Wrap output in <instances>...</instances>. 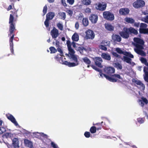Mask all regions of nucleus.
Here are the masks:
<instances>
[{
  "label": "nucleus",
  "mask_w": 148,
  "mask_h": 148,
  "mask_svg": "<svg viewBox=\"0 0 148 148\" xmlns=\"http://www.w3.org/2000/svg\"><path fill=\"white\" fill-rule=\"evenodd\" d=\"M67 2L70 5H72L75 2V0H67Z\"/></svg>",
  "instance_id": "052dcab7"
},
{
  "label": "nucleus",
  "mask_w": 148,
  "mask_h": 148,
  "mask_svg": "<svg viewBox=\"0 0 148 148\" xmlns=\"http://www.w3.org/2000/svg\"><path fill=\"white\" fill-rule=\"evenodd\" d=\"M85 38L86 39L93 40L95 38V34L92 30L88 29L85 32Z\"/></svg>",
  "instance_id": "39448f33"
},
{
  "label": "nucleus",
  "mask_w": 148,
  "mask_h": 148,
  "mask_svg": "<svg viewBox=\"0 0 148 148\" xmlns=\"http://www.w3.org/2000/svg\"><path fill=\"white\" fill-rule=\"evenodd\" d=\"M91 2L90 0H84L83 1V3L86 5H90L91 3Z\"/></svg>",
  "instance_id": "79ce46f5"
},
{
  "label": "nucleus",
  "mask_w": 148,
  "mask_h": 148,
  "mask_svg": "<svg viewBox=\"0 0 148 148\" xmlns=\"http://www.w3.org/2000/svg\"><path fill=\"white\" fill-rule=\"evenodd\" d=\"M101 56L102 58L105 60H111L110 56L108 53H102Z\"/></svg>",
  "instance_id": "5701e85b"
},
{
  "label": "nucleus",
  "mask_w": 148,
  "mask_h": 148,
  "mask_svg": "<svg viewBox=\"0 0 148 148\" xmlns=\"http://www.w3.org/2000/svg\"><path fill=\"white\" fill-rule=\"evenodd\" d=\"M97 130L96 127L95 126H92L90 129V132L92 134H94L96 132Z\"/></svg>",
  "instance_id": "4c0bfd02"
},
{
  "label": "nucleus",
  "mask_w": 148,
  "mask_h": 148,
  "mask_svg": "<svg viewBox=\"0 0 148 148\" xmlns=\"http://www.w3.org/2000/svg\"><path fill=\"white\" fill-rule=\"evenodd\" d=\"M82 23L84 26H87L88 25V18H84L83 19Z\"/></svg>",
  "instance_id": "f704fd0d"
},
{
  "label": "nucleus",
  "mask_w": 148,
  "mask_h": 148,
  "mask_svg": "<svg viewBox=\"0 0 148 148\" xmlns=\"http://www.w3.org/2000/svg\"><path fill=\"white\" fill-rule=\"evenodd\" d=\"M101 44H103L105 46L110 47V41L106 40H103L101 42Z\"/></svg>",
  "instance_id": "e433bc0d"
},
{
  "label": "nucleus",
  "mask_w": 148,
  "mask_h": 148,
  "mask_svg": "<svg viewBox=\"0 0 148 148\" xmlns=\"http://www.w3.org/2000/svg\"><path fill=\"white\" fill-rule=\"evenodd\" d=\"M59 16L61 17V18L63 19L64 20L66 18V14L65 12H60L58 14Z\"/></svg>",
  "instance_id": "58836bf2"
},
{
  "label": "nucleus",
  "mask_w": 148,
  "mask_h": 148,
  "mask_svg": "<svg viewBox=\"0 0 148 148\" xmlns=\"http://www.w3.org/2000/svg\"><path fill=\"white\" fill-rule=\"evenodd\" d=\"M95 125H98L99 126L98 127H96L97 130H100L101 129L102 125L101 123H97L96 124H95Z\"/></svg>",
  "instance_id": "13d9d810"
},
{
  "label": "nucleus",
  "mask_w": 148,
  "mask_h": 148,
  "mask_svg": "<svg viewBox=\"0 0 148 148\" xmlns=\"http://www.w3.org/2000/svg\"><path fill=\"white\" fill-rule=\"evenodd\" d=\"M115 51L119 53L120 54H123V51L121 49L119 48H117L115 49Z\"/></svg>",
  "instance_id": "09e8293b"
},
{
  "label": "nucleus",
  "mask_w": 148,
  "mask_h": 148,
  "mask_svg": "<svg viewBox=\"0 0 148 148\" xmlns=\"http://www.w3.org/2000/svg\"><path fill=\"white\" fill-rule=\"evenodd\" d=\"M63 64L69 67H72L78 65L79 64V63H76L75 62H68L67 61H64Z\"/></svg>",
  "instance_id": "f3484780"
},
{
  "label": "nucleus",
  "mask_w": 148,
  "mask_h": 148,
  "mask_svg": "<svg viewBox=\"0 0 148 148\" xmlns=\"http://www.w3.org/2000/svg\"><path fill=\"white\" fill-rule=\"evenodd\" d=\"M123 54L126 57H128L131 58H134V56L132 54L127 51H124Z\"/></svg>",
  "instance_id": "7c9ffc66"
},
{
  "label": "nucleus",
  "mask_w": 148,
  "mask_h": 148,
  "mask_svg": "<svg viewBox=\"0 0 148 148\" xmlns=\"http://www.w3.org/2000/svg\"><path fill=\"white\" fill-rule=\"evenodd\" d=\"M57 26L59 29L60 30L62 31L63 30V25L61 23H58L57 24Z\"/></svg>",
  "instance_id": "de8ad7c7"
},
{
  "label": "nucleus",
  "mask_w": 148,
  "mask_h": 148,
  "mask_svg": "<svg viewBox=\"0 0 148 148\" xmlns=\"http://www.w3.org/2000/svg\"><path fill=\"white\" fill-rule=\"evenodd\" d=\"M123 61L126 62L130 64H131V61L132 59L126 57V56H123V58H122Z\"/></svg>",
  "instance_id": "cd10ccee"
},
{
  "label": "nucleus",
  "mask_w": 148,
  "mask_h": 148,
  "mask_svg": "<svg viewBox=\"0 0 148 148\" xmlns=\"http://www.w3.org/2000/svg\"><path fill=\"white\" fill-rule=\"evenodd\" d=\"M130 10L128 8H121L119 10V14L121 15H125L128 14Z\"/></svg>",
  "instance_id": "dca6fc26"
},
{
  "label": "nucleus",
  "mask_w": 148,
  "mask_h": 148,
  "mask_svg": "<svg viewBox=\"0 0 148 148\" xmlns=\"http://www.w3.org/2000/svg\"><path fill=\"white\" fill-rule=\"evenodd\" d=\"M56 41L55 44L56 47L57 48L58 47H60V42H59L56 39H54Z\"/></svg>",
  "instance_id": "bf43d9fd"
},
{
  "label": "nucleus",
  "mask_w": 148,
  "mask_h": 148,
  "mask_svg": "<svg viewBox=\"0 0 148 148\" xmlns=\"http://www.w3.org/2000/svg\"><path fill=\"white\" fill-rule=\"evenodd\" d=\"M69 58L71 60V61H73L75 63H78V59L77 56L74 54L71 55L69 56Z\"/></svg>",
  "instance_id": "a878e982"
},
{
  "label": "nucleus",
  "mask_w": 148,
  "mask_h": 148,
  "mask_svg": "<svg viewBox=\"0 0 148 148\" xmlns=\"http://www.w3.org/2000/svg\"><path fill=\"white\" fill-rule=\"evenodd\" d=\"M49 20L47 18H46L44 22L45 25L46 27H48L49 26Z\"/></svg>",
  "instance_id": "5fc2aeb1"
},
{
  "label": "nucleus",
  "mask_w": 148,
  "mask_h": 148,
  "mask_svg": "<svg viewBox=\"0 0 148 148\" xmlns=\"http://www.w3.org/2000/svg\"><path fill=\"white\" fill-rule=\"evenodd\" d=\"M61 2L64 7H66L67 6V5L66 4L65 0H61Z\"/></svg>",
  "instance_id": "0e129e2a"
},
{
  "label": "nucleus",
  "mask_w": 148,
  "mask_h": 148,
  "mask_svg": "<svg viewBox=\"0 0 148 148\" xmlns=\"http://www.w3.org/2000/svg\"><path fill=\"white\" fill-rule=\"evenodd\" d=\"M90 66L94 69L97 71L99 72V75L101 77H103V76H104L107 79L111 82H115L118 81V79H122V78L121 77L120 75L118 74H114L111 75V77H110L105 74L103 73L101 70L99 68H97L95 66L92 64L90 65Z\"/></svg>",
  "instance_id": "7ed1b4c3"
},
{
  "label": "nucleus",
  "mask_w": 148,
  "mask_h": 148,
  "mask_svg": "<svg viewBox=\"0 0 148 148\" xmlns=\"http://www.w3.org/2000/svg\"><path fill=\"white\" fill-rule=\"evenodd\" d=\"M145 2L143 0H137L133 3L134 7L135 8H138L143 7L145 5Z\"/></svg>",
  "instance_id": "0eeeda50"
},
{
  "label": "nucleus",
  "mask_w": 148,
  "mask_h": 148,
  "mask_svg": "<svg viewBox=\"0 0 148 148\" xmlns=\"http://www.w3.org/2000/svg\"><path fill=\"white\" fill-rule=\"evenodd\" d=\"M4 136L6 138H10L11 139L13 137V134L11 133H6L4 134Z\"/></svg>",
  "instance_id": "c9c22d12"
},
{
  "label": "nucleus",
  "mask_w": 148,
  "mask_h": 148,
  "mask_svg": "<svg viewBox=\"0 0 148 148\" xmlns=\"http://www.w3.org/2000/svg\"><path fill=\"white\" fill-rule=\"evenodd\" d=\"M90 133L89 132H86L84 133V135L87 138H88L90 137Z\"/></svg>",
  "instance_id": "6e6d98bb"
},
{
  "label": "nucleus",
  "mask_w": 148,
  "mask_h": 148,
  "mask_svg": "<svg viewBox=\"0 0 148 148\" xmlns=\"http://www.w3.org/2000/svg\"><path fill=\"white\" fill-rule=\"evenodd\" d=\"M134 23V26L136 27H138L139 25H140V23L139 22H136Z\"/></svg>",
  "instance_id": "774afa93"
},
{
  "label": "nucleus",
  "mask_w": 148,
  "mask_h": 148,
  "mask_svg": "<svg viewBox=\"0 0 148 148\" xmlns=\"http://www.w3.org/2000/svg\"><path fill=\"white\" fill-rule=\"evenodd\" d=\"M119 34L123 38L125 39H127L130 36L129 33L127 30V27H124L123 31L119 32Z\"/></svg>",
  "instance_id": "423d86ee"
},
{
  "label": "nucleus",
  "mask_w": 148,
  "mask_h": 148,
  "mask_svg": "<svg viewBox=\"0 0 148 148\" xmlns=\"http://www.w3.org/2000/svg\"><path fill=\"white\" fill-rule=\"evenodd\" d=\"M85 11L86 13H89L91 12V9L89 8H87L85 10Z\"/></svg>",
  "instance_id": "338daca9"
},
{
  "label": "nucleus",
  "mask_w": 148,
  "mask_h": 148,
  "mask_svg": "<svg viewBox=\"0 0 148 148\" xmlns=\"http://www.w3.org/2000/svg\"><path fill=\"white\" fill-rule=\"evenodd\" d=\"M140 33L141 34H148V28L139 29Z\"/></svg>",
  "instance_id": "72a5a7b5"
},
{
  "label": "nucleus",
  "mask_w": 148,
  "mask_h": 148,
  "mask_svg": "<svg viewBox=\"0 0 148 148\" xmlns=\"http://www.w3.org/2000/svg\"><path fill=\"white\" fill-rule=\"evenodd\" d=\"M95 65L99 68H102L103 66L101 63L103 62L102 58L100 57H96L94 60Z\"/></svg>",
  "instance_id": "6e6552de"
},
{
  "label": "nucleus",
  "mask_w": 148,
  "mask_h": 148,
  "mask_svg": "<svg viewBox=\"0 0 148 148\" xmlns=\"http://www.w3.org/2000/svg\"><path fill=\"white\" fill-rule=\"evenodd\" d=\"M114 66L118 69L121 70L122 69V65L118 62L114 63Z\"/></svg>",
  "instance_id": "2f4dec72"
},
{
  "label": "nucleus",
  "mask_w": 148,
  "mask_h": 148,
  "mask_svg": "<svg viewBox=\"0 0 148 148\" xmlns=\"http://www.w3.org/2000/svg\"><path fill=\"white\" fill-rule=\"evenodd\" d=\"M24 143L26 146L30 148H32L33 147L32 142L27 139L24 140Z\"/></svg>",
  "instance_id": "6ab92c4d"
},
{
  "label": "nucleus",
  "mask_w": 148,
  "mask_h": 148,
  "mask_svg": "<svg viewBox=\"0 0 148 148\" xmlns=\"http://www.w3.org/2000/svg\"><path fill=\"white\" fill-rule=\"evenodd\" d=\"M112 54L114 57L119 59L120 58L121 56L120 55L118 54L116 52L114 51L111 52Z\"/></svg>",
  "instance_id": "37998d69"
},
{
  "label": "nucleus",
  "mask_w": 148,
  "mask_h": 148,
  "mask_svg": "<svg viewBox=\"0 0 148 148\" xmlns=\"http://www.w3.org/2000/svg\"><path fill=\"white\" fill-rule=\"evenodd\" d=\"M104 25L105 29L108 31L112 32L114 31V27L110 23H105Z\"/></svg>",
  "instance_id": "ddd939ff"
},
{
  "label": "nucleus",
  "mask_w": 148,
  "mask_h": 148,
  "mask_svg": "<svg viewBox=\"0 0 148 148\" xmlns=\"http://www.w3.org/2000/svg\"><path fill=\"white\" fill-rule=\"evenodd\" d=\"M140 20L147 24H148V15L144 17L141 18Z\"/></svg>",
  "instance_id": "a19ab883"
},
{
  "label": "nucleus",
  "mask_w": 148,
  "mask_h": 148,
  "mask_svg": "<svg viewBox=\"0 0 148 148\" xmlns=\"http://www.w3.org/2000/svg\"><path fill=\"white\" fill-rule=\"evenodd\" d=\"M85 49L84 47H79L77 48L78 51H79L81 54H82L83 53V51Z\"/></svg>",
  "instance_id": "49530a36"
},
{
  "label": "nucleus",
  "mask_w": 148,
  "mask_h": 148,
  "mask_svg": "<svg viewBox=\"0 0 148 148\" xmlns=\"http://www.w3.org/2000/svg\"><path fill=\"white\" fill-rule=\"evenodd\" d=\"M144 72L145 73L144 77V79L146 82H148V72L147 71Z\"/></svg>",
  "instance_id": "c03bdc74"
},
{
  "label": "nucleus",
  "mask_w": 148,
  "mask_h": 148,
  "mask_svg": "<svg viewBox=\"0 0 148 148\" xmlns=\"http://www.w3.org/2000/svg\"><path fill=\"white\" fill-rule=\"evenodd\" d=\"M106 46L104 45H100L99 46V47L101 49L106 51L107 50V49Z\"/></svg>",
  "instance_id": "8fccbe9b"
},
{
  "label": "nucleus",
  "mask_w": 148,
  "mask_h": 148,
  "mask_svg": "<svg viewBox=\"0 0 148 148\" xmlns=\"http://www.w3.org/2000/svg\"><path fill=\"white\" fill-rule=\"evenodd\" d=\"M51 146L53 148H57L58 146L57 145L53 142H51Z\"/></svg>",
  "instance_id": "680f3d73"
},
{
  "label": "nucleus",
  "mask_w": 148,
  "mask_h": 148,
  "mask_svg": "<svg viewBox=\"0 0 148 148\" xmlns=\"http://www.w3.org/2000/svg\"><path fill=\"white\" fill-rule=\"evenodd\" d=\"M140 28L139 29H144L146 28L147 25V24L145 23H141L140 24Z\"/></svg>",
  "instance_id": "a18cd8bd"
},
{
  "label": "nucleus",
  "mask_w": 148,
  "mask_h": 148,
  "mask_svg": "<svg viewBox=\"0 0 148 148\" xmlns=\"http://www.w3.org/2000/svg\"><path fill=\"white\" fill-rule=\"evenodd\" d=\"M11 14L10 15L9 23V32L8 36L10 37L9 43L10 50L11 53L14 54L13 40L14 37L15 36V32L16 30V22L17 20L18 16L17 14L18 10H16L14 8V4L12 3L11 5H10L7 9L8 11L12 9Z\"/></svg>",
  "instance_id": "f257e3e1"
},
{
  "label": "nucleus",
  "mask_w": 148,
  "mask_h": 148,
  "mask_svg": "<svg viewBox=\"0 0 148 148\" xmlns=\"http://www.w3.org/2000/svg\"><path fill=\"white\" fill-rule=\"evenodd\" d=\"M57 49H56L60 53V56H63V51L61 49V47H58L57 48Z\"/></svg>",
  "instance_id": "3c124183"
},
{
  "label": "nucleus",
  "mask_w": 148,
  "mask_h": 148,
  "mask_svg": "<svg viewBox=\"0 0 148 148\" xmlns=\"http://www.w3.org/2000/svg\"><path fill=\"white\" fill-rule=\"evenodd\" d=\"M82 60L86 64H87V67L89 68L90 66L91 63V61L90 59L87 57H85L82 58Z\"/></svg>",
  "instance_id": "b1692460"
},
{
  "label": "nucleus",
  "mask_w": 148,
  "mask_h": 148,
  "mask_svg": "<svg viewBox=\"0 0 148 148\" xmlns=\"http://www.w3.org/2000/svg\"><path fill=\"white\" fill-rule=\"evenodd\" d=\"M0 129H1L2 133L5 132L6 131V129L5 127H0Z\"/></svg>",
  "instance_id": "69168bd1"
},
{
  "label": "nucleus",
  "mask_w": 148,
  "mask_h": 148,
  "mask_svg": "<svg viewBox=\"0 0 148 148\" xmlns=\"http://www.w3.org/2000/svg\"><path fill=\"white\" fill-rule=\"evenodd\" d=\"M138 122L141 123H142L144 122L143 119L142 118H139L137 119Z\"/></svg>",
  "instance_id": "e2e57ef3"
},
{
  "label": "nucleus",
  "mask_w": 148,
  "mask_h": 148,
  "mask_svg": "<svg viewBox=\"0 0 148 148\" xmlns=\"http://www.w3.org/2000/svg\"><path fill=\"white\" fill-rule=\"evenodd\" d=\"M125 21L128 23L133 24L135 22V20L132 18L126 17L125 19Z\"/></svg>",
  "instance_id": "bb28decb"
},
{
  "label": "nucleus",
  "mask_w": 148,
  "mask_h": 148,
  "mask_svg": "<svg viewBox=\"0 0 148 148\" xmlns=\"http://www.w3.org/2000/svg\"><path fill=\"white\" fill-rule=\"evenodd\" d=\"M98 18V16L97 15L92 14L89 17V19L92 23H95L97 21Z\"/></svg>",
  "instance_id": "2eb2a0df"
},
{
  "label": "nucleus",
  "mask_w": 148,
  "mask_h": 148,
  "mask_svg": "<svg viewBox=\"0 0 148 148\" xmlns=\"http://www.w3.org/2000/svg\"><path fill=\"white\" fill-rule=\"evenodd\" d=\"M52 38L56 39L59 35L58 30L55 27H53L50 32Z\"/></svg>",
  "instance_id": "1a4fd4ad"
},
{
  "label": "nucleus",
  "mask_w": 148,
  "mask_h": 148,
  "mask_svg": "<svg viewBox=\"0 0 148 148\" xmlns=\"http://www.w3.org/2000/svg\"><path fill=\"white\" fill-rule=\"evenodd\" d=\"M112 38L114 41L120 42L121 40V38L119 35L116 34H113L112 36Z\"/></svg>",
  "instance_id": "a211bd4d"
},
{
  "label": "nucleus",
  "mask_w": 148,
  "mask_h": 148,
  "mask_svg": "<svg viewBox=\"0 0 148 148\" xmlns=\"http://www.w3.org/2000/svg\"><path fill=\"white\" fill-rule=\"evenodd\" d=\"M6 116L7 118L13 123L15 126H17L18 124L16 121L14 117L12 114H8L6 115Z\"/></svg>",
  "instance_id": "9b49d317"
},
{
  "label": "nucleus",
  "mask_w": 148,
  "mask_h": 148,
  "mask_svg": "<svg viewBox=\"0 0 148 148\" xmlns=\"http://www.w3.org/2000/svg\"><path fill=\"white\" fill-rule=\"evenodd\" d=\"M107 7V4L104 2L101 3H98L97 9L101 11L105 10Z\"/></svg>",
  "instance_id": "f8f14e48"
},
{
  "label": "nucleus",
  "mask_w": 148,
  "mask_h": 148,
  "mask_svg": "<svg viewBox=\"0 0 148 148\" xmlns=\"http://www.w3.org/2000/svg\"><path fill=\"white\" fill-rule=\"evenodd\" d=\"M12 144L15 148L19 147V141L18 139L16 138H14L12 140Z\"/></svg>",
  "instance_id": "4be33fe9"
},
{
  "label": "nucleus",
  "mask_w": 148,
  "mask_h": 148,
  "mask_svg": "<svg viewBox=\"0 0 148 148\" xmlns=\"http://www.w3.org/2000/svg\"><path fill=\"white\" fill-rule=\"evenodd\" d=\"M137 85H139L141 88L144 90L145 89V85L141 81L139 80H134L133 81Z\"/></svg>",
  "instance_id": "412c9836"
},
{
  "label": "nucleus",
  "mask_w": 148,
  "mask_h": 148,
  "mask_svg": "<svg viewBox=\"0 0 148 148\" xmlns=\"http://www.w3.org/2000/svg\"><path fill=\"white\" fill-rule=\"evenodd\" d=\"M133 40L134 42L133 44L134 47V51L138 55L142 56H145L146 53L143 50L144 49L145 43L144 40L138 37H134Z\"/></svg>",
  "instance_id": "f03ea898"
},
{
  "label": "nucleus",
  "mask_w": 148,
  "mask_h": 148,
  "mask_svg": "<svg viewBox=\"0 0 148 148\" xmlns=\"http://www.w3.org/2000/svg\"><path fill=\"white\" fill-rule=\"evenodd\" d=\"M55 13L54 12H50L48 13L46 16V18L49 20H52L55 16Z\"/></svg>",
  "instance_id": "393cba45"
},
{
  "label": "nucleus",
  "mask_w": 148,
  "mask_h": 148,
  "mask_svg": "<svg viewBox=\"0 0 148 148\" xmlns=\"http://www.w3.org/2000/svg\"><path fill=\"white\" fill-rule=\"evenodd\" d=\"M140 60L142 63L144 64L146 66L148 67V62L145 58L141 57Z\"/></svg>",
  "instance_id": "473e14b6"
},
{
  "label": "nucleus",
  "mask_w": 148,
  "mask_h": 148,
  "mask_svg": "<svg viewBox=\"0 0 148 148\" xmlns=\"http://www.w3.org/2000/svg\"><path fill=\"white\" fill-rule=\"evenodd\" d=\"M47 10V5H46L43 7V15H45L46 13Z\"/></svg>",
  "instance_id": "603ef678"
},
{
  "label": "nucleus",
  "mask_w": 148,
  "mask_h": 148,
  "mask_svg": "<svg viewBox=\"0 0 148 148\" xmlns=\"http://www.w3.org/2000/svg\"><path fill=\"white\" fill-rule=\"evenodd\" d=\"M49 50L51 53H55L57 51V50L53 47H51L49 48Z\"/></svg>",
  "instance_id": "ea45409f"
},
{
  "label": "nucleus",
  "mask_w": 148,
  "mask_h": 148,
  "mask_svg": "<svg viewBox=\"0 0 148 148\" xmlns=\"http://www.w3.org/2000/svg\"><path fill=\"white\" fill-rule=\"evenodd\" d=\"M103 18L107 21H112L115 18L114 14L110 11H105L103 12Z\"/></svg>",
  "instance_id": "20e7f679"
},
{
  "label": "nucleus",
  "mask_w": 148,
  "mask_h": 148,
  "mask_svg": "<svg viewBox=\"0 0 148 148\" xmlns=\"http://www.w3.org/2000/svg\"><path fill=\"white\" fill-rule=\"evenodd\" d=\"M66 44L69 51V56L74 54L75 53V51L71 47V43L69 40H67L66 42Z\"/></svg>",
  "instance_id": "4468645a"
},
{
  "label": "nucleus",
  "mask_w": 148,
  "mask_h": 148,
  "mask_svg": "<svg viewBox=\"0 0 148 148\" xmlns=\"http://www.w3.org/2000/svg\"><path fill=\"white\" fill-rule=\"evenodd\" d=\"M72 39L73 41H77L79 39V36L77 33H75L72 37Z\"/></svg>",
  "instance_id": "c85d7f7f"
},
{
  "label": "nucleus",
  "mask_w": 148,
  "mask_h": 148,
  "mask_svg": "<svg viewBox=\"0 0 148 148\" xmlns=\"http://www.w3.org/2000/svg\"><path fill=\"white\" fill-rule=\"evenodd\" d=\"M127 30L129 33V34H133L135 35H137L138 33L137 30L131 27L129 28H127Z\"/></svg>",
  "instance_id": "aec40b11"
},
{
  "label": "nucleus",
  "mask_w": 148,
  "mask_h": 148,
  "mask_svg": "<svg viewBox=\"0 0 148 148\" xmlns=\"http://www.w3.org/2000/svg\"><path fill=\"white\" fill-rule=\"evenodd\" d=\"M66 12L70 15V16H72L73 14V12L71 10H68L66 11Z\"/></svg>",
  "instance_id": "4d7b16f0"
},
{
  "label": "nucleus",
  "mask_w": 148,
  "mask_h": 148,
  "mask_svg": "<svg viewBox=\"0 0 148 148\" xmlns=\"http://www.w3.org/2000/svg\"><path fill=\"white\" fill-rule=\"evenodd\" d=\"M104 71L107 74L111 75L112 74L115 72V69L113 67H107L104 69Z\"/></svg>",
  "instance_id": "9d476101"
},
{
  "label": "nucleus",
  "mask_w": 148,
  "mask_h": 148,
  "mask_svg": "<svg viewBox=\"0 0 148 148\" xmlns=\"http://www.w3.org/2000/svg\"><path fill=\"white\" fill-rule=\"evenodd\" d=\"M55 59L58 61L60 63L63 64L64 61L62 60L63 57L62 56L59 57V55L58 54L55 57Z\"/></svg>",
  "instance_id": "c756f323"
},
{
  "label": "nucleus",
  "mask_w": 148,
  "mask_h": 148,
  "mask_svg": "<svg viewBox=\"0 0 148 148\" xmlns=\"http://www.w3.org/2000/svg\"><path fill=\"white\" fill-rule=\"evenodd\" d=\"M141 99L142 101L145 103V104H147L148 101L146 98L143 97L141 98Z\"/></svg>",
  "instance_id": "864d4df0"
}]
</instances>
